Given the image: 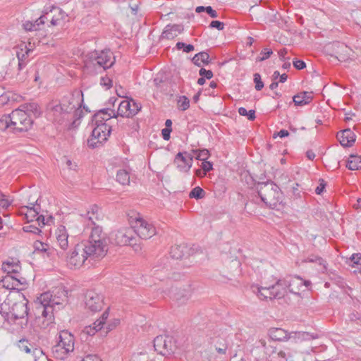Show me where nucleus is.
Segmentation results:
<instances>
[{
    "label": "nucleus",
    "instance_id": "603ef678",
    "mask_svg": "<svg viewBox=\"0 0 361 361\" xmlns=\"http://www.w3.org/2000/svg\"><path fill=\"white\" fill-rule=\"evenodd\" d=\"M219 341L221 342L219 344H215V349L219 354L225 355L228 349V344L224 339H219Z\"/></svg>",
    "mask_w": 361,
    "mask_h": 361
},
{
    "label": "nucleus",
    "instance_id": "473e14b6",
    "mask_svg": "<svg viewBox=\"0 0 361 361\" xmlns=\"http://www.w3.org/2000/svg\"><path fill=\"white\" fill-rule=\"evenodd\" d=\"M71 351H68V350H66L62 346L60 345V343H57L55 345H54L51 348V353L54 355V357L56 359L59 360H63L66 357L68 354L71 353Z\"/></svg>",
    "mask_w": 361,
    "mask_h": 361
},
{
    "label": "nucleus",
    "instance_id": "6e6552de",
    "mask_svg": "<svg viewBox=\"0 0 361 361\" xmlns=\"http://www.w3.org/2000/svg\"><path fill=\"white\" fill-rule=\"evenodd\" d=\"M22 300L14 302L10 307L8 312H4L3 316L8 322H15L17 319H25V324H27L29 315V308L27 307L28 300L24 295L20 296Z\"/></svg>",
    "mask_w": 361,
    "mask_h": 361
},
{
    "label": "nucleus",
    "instance_id": "680f3d73",
    "mask_svg": "<svg viewBox=\"0 0 361 361\" xmlns=\"http://www.w3.org/2000/svg\"><path fill=\"white\" fill-rule=\"evenodd\" d=\"M308 261L311 262H317L320 265L323 266V268L325 271H326V262L321 257L317 256H311L308 257Z\"/></svg>",
    "mask_w": 361,
    "mask_h": 361
},
{
    "label": "nucleus",
    "instance_id": "e433bc0d",
    "mask_svg": "<svg viewBox=\"0 0 361 361\" xmlns=\"http://www.w3.org/2000/svg\"><path fill=\"white\" fill-rule=\"evenodd\" d=\"M293 338L294 339H298L300 341H310L315 338H317V335H314L312 334H310L305 331H292Z\"/></svg>",
    "mask_w": 361,
    "mask_h": 361
},
{
    "label": "nucleus",
    "instance_id": "e2e57ef3",
    "mask_svg": "<svg viewBox=\"0 0 361 361\" xmlns=\"http://www.w3.org/2000/svg\"><path fill=\"white\" fill-rule=\"evenodd\" d=\"M119 235H121V243H122L123 244H129V245L132 244V242L134 240L133 237L129 236L128 234L123 233H119Z\"/></svg>",
    "mask_w": 361,
    "mask_h": 361
},
{
    "label": "nucleus",
    "instance_id": "6ab92c4d",
    "mask_svg": "<svg viewBox=\"0 0 361 361\" xmlns=\"http://www.w3.org/2000/svg\"><path fill=\"white\" fill-rule=\"evenodd\" d=\"M59 341L57 343H60V345L62 346L66 350H68V351H73L74 337L70 332H68V331H61L59 334Z\"/></svg>",
    "mask_w": 361,
    "mask_h": 361
},
{
    "label": "nucleus",
    "instance_id": "5701e85b",
    "mask_svg": "<svg viewBox=\"0 0 361 361\" xmlns=\"http://www.w3.org/2000/svg\"><path fill=\"white\" fill-rule=\"evenodd\" d=\"M28 77V69L25 66L24 63L16 61L14 68V80L18 82H25Z\"/></svg>",
    "mask_w": 361,
    "mask_h": 361
},
{
    "label": "nucleus",
    "instance_id": "7c9ffc66",
    "mask_svg": "<svg viewBox=\"0 0 361 361\" xmlns=\"http://www.w3.org/2000/svg\"><path fill=\"white\" fill-rule=\"evenodd\" d=\"M192 61L195 66L199 67L201 66V63L208 65L210 63L209 55L206 51L199 52L193 56Z\"/></svg>",
    "mask_w": 361,
    "mask_h": 361
},
{
    "label": "nucleus",
    "instance_id": "3c124183",
    "mask_svg": "<svg viewBox=\"0 0 361 361\" xmlns=\"http://www.w3.org/2000/svg\"><path fill=\"white\" fill-rule=\"evenodd\" d=\"M253 181L255 183L256 189L257 190H259V188L261 187V185H264V184H266L267 182H269V179H267L265 173H262L259 176H256V178H252Z\"/></svg>",
    "mask_w": 361,
    "mask_h": 361
},
{
    "label": "nucleus",
    "instance_id": "a19ab883",
    "mask_svg": "<svg viewBox=\"0 0 361 361\" xmlns=\"http://www.w3.org/2000/svg\"><path fill=\"white\" fill-rule=\"evenodd\" d=\"M80 106H76L72 111L73 112V117L75 119L71 123V128H76L80 125V120L83 116V112L80 109Z\"/></svg>",
    "mask_w": 361,
    "mask_h": 361
},
{
    "label": "nucleus",
    "instance_id": "423d86ee",
    "mask_svg": "<svg viewBox=\"0 0 361 361\" xmlns=\"http://www.w3.org/2000/svg\"><path fill=\"white\" fill-rule=\"evenodd\" d=\"M111 55L110 51H102L100 52L95 51L90 53L87 59L85 61V68L87 70L94 69V71H97V68L103 70L109 68L115 61L114 58V61H111Z\"/></svg>",
    "mask_w": 361,
    "mask_h": 361
},
{
    "label": "nucleus",
    "instance_id": "338daca9",
    "mask_svg": "<svg viewBox=\"0 0 361 361\" xmlns=\"http://www.w3.org/2000/svg\"><path fill=\"white\" fill-rule=\"evenodd\" d=\"M319 181V185L315 189V193L317 195H321L324 192L326 185V183L324 179L320 178Z\"/></svg>",
    "mask_w": 361,
    "mask_h": 361
},
{
    "label": "nucleus",
    "instance_id": "bb28decb",
    "mask_svg": "<svg viewBox=\"0 0 361 361\" xmlns=\"http://www.w3.org/2000/svg\"><path fill=\"white\" fill-rule=\"evenodd\" d=\"M311 94L312 92L304 91L297 94L296 95H294L293 97V101L295 105L302 106L309 104L313 98Z\"/></svg>",
    "mask_w": 361,
    "mask_h": 361
},
{
    "label": "nucleus",
    "instance_id": "c756f323",
    "mask_svg": "<svg viewBox=\"0 0 361 361\" xmlns=\"http://www.w3.org/2000/svg\"><path fill=\"white\" fill-rule=\"evenodd\" d=\"M346 167L351 171L361 169V157L350 154L347 160Z\"/></svg>",
    "mask_w": 361,
    "mask_h": 361
},
{
    "label": "nucleus",
    "instance_id": "37998d69",
    "mask_svg": "<svg viewBox=\"0 0 361 361\" xmlns=\"http://www.w3.org/2000/svg\"><path fill=\"white\" fill-rule=\"evenodd\" d=\"M204 196L205 191L200 186L194 188L189 193L190 198H194L195 200L202 199Z\"/></svg>",
    "mask_w": 361,
    "mask_h": 361
},
{
    "label": "nucleus",
    "instance_id": "f3484780",
    "mask_svg": "<svg viewBox=\"0 0 361 361\" xmlns=\"http://www.w3.org/2000/svg\"><path fill=\"white\" fill-rule=\"evenodd\" d=\"M191 249L185 244L175 245L171 247L170 255L173 259H181L190 255Z\"/></svg>",
    "mask_w": 361,
    "mask_h": 361
},
{
    "label": "nucleus",
    "instance_id": "2eb2a0df",
    "mask_svg": "<svg viewBox=\"0 0 361 361\" xmlns=\"http://www.w3.org/2000/svg\"><path fill=\"white\" fill-rule=\"evenodd\" d=\"M178 167L183 171H188L192 165V157L186 152H178L175 157Z\"/></svg>",
    "mask_w": 361,
    "mask_h": 361
},
{
    "label": "nucleus",
    "instance_id": "f8f14e48",
    "mask_svg": "<svg viewBox=\"0 0 361 361\" xmlns=\"http://www.w3.org/2000/svg\"><path fill=\"white\" fill-rule=\"evenodd\" d=\"M0 285L8 290H18V291L22 288H19V286L27 285L25 278L19 276V275H9L7 274L1 280H0Z\"/></svg>",
    "mask_w": 361,
    "mask_h": 361
},
{
    "label": "nucleus",
    "instance_id": "412c9836",
    "mask_svg": "<svg viewBox=\"0 0 361 361\" xmlns=\"http://www.w3.org/2000/svg\"><path fill=\"white\" fill-rule=\"evenodd\" d=\"M57 243L61 249V252H65L68 247V234L64 226H60L56 231Z\"/></svg>",
    "mask_w": 361,
    "mask_h": 361
},
{
    "label": "nucleus",
    "instance_id": "774afa93",
    "mask_svg": "<svg viewBox=\"0 0 361 361\" xmlns=\"http://www.w3.org/2000/svg\"><path fill=\"white\" fill-rule=\"evenodd\" d=\"M201 167L203 171L207 173L213 169V164L212 162L205 160L202 161Z\"/></svg>",
    "mask_w": 361,
    "mask_h": 361
},
{
    "label": "nucleus",
    "instance_id": "dca6fc26",
    "mask_svg": "<svg viewBox=\"0 0 361 361\" xmlns=\"http://www.w3.org/2000/svg\"><path fill=\"white\" fill-rule=\"evenodd\" d=\"M128 100H123L119 103L116 117L120 116L122 117L129 118L133 116L138 113V109H131V103Z\"/></svg>",
    "mask_w": 361,
    "mask_h": 361
},
{
    "label": "nucleus",
    "instance_id": "8fccbe9b",
    "mask_svg": "<svg viewBox=\"0 0 361 361\" xmlns=\"http://www.w3.org/2000/svg\"><path fill=\"white\" fill-rule=\"evenodd\" d=\"M176 48L178 50L183 49L185 53H190L195 49V47L190 44H185L184 42H178L176 44Z\"/></svg>",
    "mask_w": 361,
    "mask_h": 361
},
{
    "label": "nucleus",
    "instance_id": "6e6d98bb",
    "mask_svg": "<svg viewBox=\"0 0 361 361\" xmlns=\"http://www.w3.org/2000/svg\"><path fill=\"white\" fill-rule=\"evenodd\" d=\"M23 230L24 232L31 233L37 235H40L42 233V231L36 225L34 224L23 226Z\"/></svg>",
    "mask_w": 361,
    "mask_h": 361
},
{
    "label": "nucleus",
    "instance_id": "4c0bfd02",
    "mask_svg": "<svg viewBox=\"0 0 361 361\" xmlns=\"http://www.w3.org/2000/svg\"><path fill=\"white\" fill-rule=\"evenodd\" d=\"M116 180L121 185H128L130 183L129 173L124 170L120 169L116 173Z\"/></svg>",
    "mask_w": 361,
    "mask_h": 361
},
{
    "label": "nucleus",
    "instance_id": "1a4fd4ad",
    "mask_svg": "<svg viewBox=\"0 0 361 361\" xmlns=\"http://www.w3.org/2000/svg\"><path fill=\"white\" fill-rule=\"evenodd\" d=\"M154 350L163 356L173 354L177 349L176 340L169 335H159L154 339Z\"/></svg>",
    "mask_w": 361,
    "mask_h": 361
},
{
    "label": "nucleus",
    "instance_id": "13d9d810",
    "mask_svg": "<svg viewBox=\"0 0 361 361\" xmlns=\"http://www.w3.org/2000/svg\"><path fill=\"white\" fill-rule=\"evenodd\" d=\"M51 295L49 293H42L40 297L39 298V300L40 301L39 305H46V306H52L50 302Z\"/></svg>",
    "mask_w": 361,
    "mask_h": 361
},
{
    "label": "nucleus",
    "instance_id": "72a5a7b5",
    "mask_svg": "<svg viewBox=\"0 0 361 361\" xmlns=\"http://www.w3.org/2000/svg\"><path fill=\"white\" fill-rule=\"evenodd\" d=\"M31 207H26L27 208V212L25 214V219L27 222H31L33 221V218L36 217L39 214L38 209L35 207L36 205L39 206L38 200H37L35 202L30 203Z\"/></svg>",
    "mask_w": 361,
    "mask_h": 361
},
{
    "label": "nucleus",
    "instance_id": "a211bd4d",
    "mask_svg": "<svg viewBox=\"0 0 361 361\" xmlns=\"http://www.w3.org/2000/svg\"><path fill=\"white\" fill-rule=\"evenodd\" d=\"M268 335L272 341H283L293 338V333H288L281 328H271L269 329Z\"/></svg>",
    "mask_w": 361,
    "mask_h": 361
},
{
    "label": "nucleus",
    "instance_id": "39448f33",
    "mask_svg": "<svg viewBox=\"0 0 361 361\" xmlns=\"http://www.w3.org/2000/svg\"><path fill=\"white\" fill-rule=\"evenodd\" d=\"M83 104V94L82 91L75 90L68 97H64L62 104L50 102L48 109L59 114H71L76 106H82Z\"/></svg>",
    "mask_w": 361,
    "mask_h": 361
},
{
    "label": "nucleus",
    "instance_id": "09e8293b",
    "mask_svg": "<svg viewBox=\"0 0 361 361\" xmlns=\"http://www.w3.org/2000/svg\"><path fill=\"white\" fill-rule=\"evenodd\" d=\"M193 153L196 154V159L200 161L207 160L210 155L209 150L207 149H195L193 150Z\"/></svg>",
    "mask_w": 361,
    "mask_h": 361
},
{
    "label": "nucleus",
    "instance_id": "58836bf2",
    "mask_svg": "<svg viewBox=\"0 0 361 361\" xmlns=\"http://www.w3.org/2000/svg\"><path fill=\"white\" fill-rule=\"evenodd\" d=\"M258 296L263 300L267 298H269L271 300L274 299L271 286H269V288H258Z\"/></svg>",
    "mask_w": 361,
    "mask_h": 361
},
{
    "label": "nucleus",
    "instance_id": "2f4dec72",
    "mask_svg": "<svg viewBox=\"0 0 361 361\" xmlns=\"http://www.w3.org/2000/svg\"><path fill=\"white\" fill-rule=\"evenodd\" d=\"M2 269L9 275H18L21 269L18 263L7 262L3 264Z\"/></svg>",
    "mask_w": 361,
    "mask_h": 361
},
{
    "label": "nucleus",
    "instance_id": "052dcab7",
    "mask_svg": "<svg viewBox=\"0 0 361 361\" xmlns=\"http://www.w3.org/2000/svg\"><path fill=\"white\" fill-rule=\"evenodd\" d=\"M120 324V319H114V321L110 323V324H107L105 326H104V334L106 335L107 334L108 332L111 331V330H113L114 328H116L118 324Z\"/></svg>",
    "mask_w": 361,
    "mask_h": 361
},
{
    "label": "nucleus",
    "instance_id": "b1692460",
    "mask_svg": "<svg viewBox=\"0 0 361 361\" xmlns=\"http://www.w3.org/2000/svg\"><path fill=\"white\" fill-rule=\"evenodd\" d=\"M38 310H41V314L42 318H44V321L42 323V327L46 328L50 324L54 322V315H53V307L52 306H46L39 305L37 307Z\"/></svg>",
    "mask_w": 361,
    "mask_h": 361
},
{
    "label": "nucleus",
    "instance_id": "49530a36",
    "mask_svg": "<svg viewBox=\"0 0 361 361\" xmlns=\"http://www.w3.org/2000/svg\"><path fill=\"white\" fill-rule=\"evenodd\" d=\"M178 107L181 111H185L190 107V100L186 96H180L177 102Z\"/></svg>",
    "mask_w": 361,
    "mask_h": 361
},
{
    "label": "nucleus",
    "instance_id": "4d7b16f0",
    "mask_svg": "<svg viewBox=\"0 0 361 361\" xmlns=\"http://www.w3.org/2000/svg\"><path fill=\"white\" fill-rule=\"evenodd\" d=\"M272 54H273V51L271 49L264 48L260 52V54L262 55V56H258L256 59V61H259V62L263 61L269 59Z\"/></svg>",
    "mask_w": 361,
    "mask_h": 361
},
{
    "label": "nucleus",
    "instance_id": "aec40b11",
    "mask_svg": "<svg viewBox=\"0 0 361 361\" xmlns=\"http://www.w3.org/2000/svg\"><path fill=\"white\" fill-rule=\"evenodd\" d=\"M183 25L180 24L167 25L163 30L161 37L171 39L176 37L178 34L183 32Z\"/></svg>",
    "mask_w": 361,
    "mask_h": 361
},
{
    "label": "nucleus",
    "instance_id": "f704fd0d",
    "mask_svg": "<svg viewBox=\"0 0 361 361\" xmlns=\"http://www.w3.org/2000/svg\"><path fill=\"white\" fill-rule=\"evenodd\" d=\"M97 324L98 323L95 321L92 325L85 326L83 330V333L87 335L93 336L97 332L99 331L100 334L102 336L104 333V326L97 325Z\"/></svg>",
    "mask_w": 361,
    "mask_h": 361
},
{
    "label": "nucleus",
    "instance_id": "20e7f679",
    "mask_svg": "<svg viewBox=\"0 0 361 361\" xmlns=\"http://www.w3.org/2000/svg\"><path fill=\"white\" fill-rule=\"evenodd\" d=\"M86 248L85 245L82 243L77 244L71 254L63 252H57V255L65 259L68 266L71 269H78L84 264L85 262L90 257L92 259H99V258H94L92 254Z\"/></svg>",
    "mask_w": 361,
    "mask_h": 361
},
{
    "label": "nucleus",
    "instance_id": "f257e3e1",
    "mask_svg": "<svg viewBox=\"0 0 361 361\" xmlns=\"http://www.w3.org/2000/svg\"><path fill=\"white\" fill-rule=\"evenodd\" d=\"M112 114H108V117L101 114L95 113L92 118V123L95 127L93 128L90 138L87 140V145L90 147L94 149L98 147L99 145L107 140L111 132V126L106 123V121L116 118L114 111H111Z\"/></svg>",
    "mask_w": 361,
    "mask_h": 361
},
{
    "label": "nucleus",
    "instance_id": "0eeeda50",
    "mask_svg": "<svg viewBox=\"0 0 361 361\" xmlns=\"http://www.w3.org/2000/svg\"><path fill=\"white\" fill-rule=\"evenodd\" d=\"M9 116L11 128L14 133L28 131L33 124V118L19 108L13 110Z\"/></svg>",
    "mask_w": 361,
    "mask_h": 361
},
{
    "label": "nucleus",
    "instance_id": "4be33fe9",
    "mask_svg": "<svg viewBox=\"0 0 361 361\" xmlns=\"http://www.w3.org/2000/svg\"><path fill=\"white\" fill-rule=\"evenodd\" d=\"M16 56L18 59V63H22L27 67V58L30 53L32 51V49L27 48L25 43L23 42L16 47Z\"/></svg>",
    "mask_w": 361,
    "mask_h": 361
},
{
    "label": "nucleus",
    "instance_id": "4468645a",
    "mask_svg": "<svg viewBox=\"0 0 361 361\" xmlns=\"http://www.w3.org/2000/svg\"><path fill=\"white\" fill-rule=\"evenodd\" d=\"M336 137L340 144L344 147H351L356 140L355 134L350 128L339 131L337 133Z\"/></svg>",
    "mask_w": 361,
    "mask_h": 361
},
{
    "label": "nucleus",
    "instance_id": "9d476101",
    "mask_svg": "<svg viewBox=\"0 0 361 361\" xmlns=\"http://www.w3.org/2000/svg\"><path fill=\"white\" fill-rule=\"evenodd\" d=\"M85 303L86 308L91 312H98L102 308L103 297L94 290H88L85 294Z\"/></svg>",
    "mask_w": 361,
    "mask_h": 361
},
{
    "label": "nucleus",
    "instance_id": "bf43d9fd",
    "mask_svg": "<svg viewBox=\"0 0 361 361\" xmlns=\"http://www.w3.org/2000/svg\"><path fill=\"white\" fill-rule=\"evenodd\" d=\"M7 100H8L9 103L19 102L23 99V97L20 95L11 92H7Z\"/></svg>",
    "mask_w": 361,
    "mask_h": 361
},
{
    "label": "nucleus",
    "instance_id": "c03bdc74",
    "mask_svg": "<svg viewBox=\"0 0 361 361\" xmlns=\"http://www.w3.org/2000/svg\"><path fill=\"white\" fill-rule=\"evenodd\" d=\"M340 49L342 50L343 52H338V56H336L338 60L340 61H345L348 60L350 52L351 51V50L343 44L341 45Z\"/></svg>",
    "mask_w": 361,
    "mask_h": 361
},
{
    "label": "nucleus",
    "instance_id": "69168bd1",
    "mask_svg": "<svg viewBox=\"0 0 361 361\" xmlns=\"http://www.w3.org/2000/svg\"><path fill=\"white\" fill-rule=\"evenodd\" d=\"M209 27L210 28H216L218 30H223L224 28V23L219 20H213L210 23Z\"/></svg>",
    "mask_w": 361,
    "mask_h": 361
},
{
    "label": "nucleus",
    "instance_id": "9b49d317",
    "mask_svg": "<svg viewBox=\"0 0 361 361\" xmlns=\"http://www.w3.org/2000/svg\"><path fill=\"white\" fill-rule=\"evenodd\" d=\"M134 228V231L142 239H149L156 233L154 226L140 217L136 219Z\"/></svg>",
    "mask_w": 361,
    "mask_h": 361
},
{
    "label": "nucleus",
    "instance_id": "393cba45",
    "mask_svg": "<svg viewBox=\"0 0 361 361\" xmlns=\"http://www.w3.org/2000/svg\"><path fill=\"white\" fill-rule=\"evenodd\" d=\"M22 111H24L26 114H27L30 117L31 115H33L35 118H38L41 116L42 111L39 105L37 103H26L20 105L18 107Z\"/></svg>",
    "mask_w": 361,
    "mask_h": 361
},
{
    "label": "nucleus",
    "instance_id": "c85d7f7f",
    "mask_svg": "<svg viewBox=\"0 0 361 361\" xmlns=\"http://www.w3.org/2000/svg\"><path fill=\"white\" fill-rule=\"evenodd\" d=\"M282 279H279L275 283V284L271 286L274 299V298L280 299V298H284L286 296V295L287 294L288 290H287L286 286H283L282 284L281 285L278 284V283Z\"/></svg>",
    "mask_w": 361,
    "mask_h": 361
},
{
    "label": "nucleus",
    "instance_id": "de8ad7c7",
    "mask_svg": "<svg viewBox=\"0 0 361 361\" xmlns=\"http://www.w3.org/2000/svg\"><path fill=\"white\" fill-rule=\"evenodd\" d=\"M238 113L240 116H247L249 121H254L256 118L255 116V111L251 109L250 111H247V109L244 107H240L238 109Z\"/></svg>",
    "mask_w": 361,
    "mask_h": 361
},
{
    "label": "nucleus",
    "instance_id": "f03ea898",
    "mask_svg": "<svg viewBox=\"0 0 361 361\" xmlns=\"http://www.w3.org/2000/svg\"><path fill=\"white\" fill-rule=\"evenodd\" d=\"M82 243L85 245L90 252L88 253L92 254L94 258H103L108 251L106 234L99 226L93 228L89 240Z\"/></svg>",
    "mask_w": 361,
    "mask_h": 361
},
{
    "label": "nucleus",
    "instance_id": "a878e982",
    "mask_svg": "<svg viewBox=\"0 0 361 361\" xmlns=\"http://www.w3.org/2000/svg\"><path fill=\"white\" fill-rule=\"evenodd\" d=\"M17 345L18 348L27 354L32 353L35 356L39 352L42 351L34 347V345L27 339L22 338L18 341Z\"/></svg>",
    "mask_w": 361,
    "mask_h": 361
},
{
    "label": "nucleus",
    "instance_id": "c9c22d12",
    "mask_svg": "<svg viewBox=\"0 0 361 361\" xmlns=\"http://www.w3.org/2000/svg\"><path fill=\"white\" fill-rule=\"evenodd\" d=\"M295 353V351L294 350L286 348L284 350L277 349V352L276 354L277 355V357L283 360V361H293V357Z\"/></svg>",
    "mask_w": 361,
    "mask_h": 361
},
{
    "label": "nucleus",
    "instance_id": "cd10ccee",
    "mask_svg": "<svg viewBox=\"0 0 361 361\" xmlns=\"http://www.w3.org/2000/svg\"><path fill=\"white\" fill-rule=\"evenodd\" d=\"M33 246L35 251L44 252L46 253L48 257L53 256L55 254V252H59L56 250L54 249L53 247L51 248L48 244L42 243V241L39 240H36L34 243Z\"/></svg>",
    "mask_w": 361,
    "mask_h": 361
},
{
    "label": "nucleus",
    "instance_id": "79ce46f5",
    "mask_svg": "<svg viewBox=\"0 0 361 361\" xmlns=\"http://www.w3.org/2000/svg\"><path fill=\"white\" fill-rule=\"evenodd\" d=\"M16 65V60L13 59L10 61L8 66H6V71L4 78H8L9 79L14 80V68Z\"/></svg>",
    "mask_w": 361,
    "mask_h": 361
},
{
    "label": "nucleus",
    "instance_id": "ddd939ff",
    "mask_svg": "<svg viewBox=\"0 0 361 361\" xmlns=\"http://www.w3.org/2000/svg\"><path fill=\"white\" fill-rule=\"evenodd\" d=\"M278 284L286 286L287 290L296 295H300V290L304 285L303 279L298 276L284 278Z\"/></svg>",
    "mask_w": 361,
    "mask_h": 361
},
{
    "label": "nucleus",
    "instance_id": "5fc2aeb1",
    "mask_svg": "<svg viewBox=\"0 0 361 361\" xmlns=\"http://www.w3.org/2000/svg\"><path fill=\"white\" fill-rule=\"evenodd\" d=\"M253 81L255 84V89L257 91L261 90L264 87V82L262 80L261 75L258 73H256L253 75Z\"/></svg>",
    "mask_w": 361,
    "mask_h": 361
},
{
    "label": "nucleus",
    "instance_id": "ea45409f",
    "mask_svg": "<svg viewBox=\"0 0 361 361\" xmlns=\"http://www.w3.org/2000/svg\"><path fill=\"white\" fill-rule=\"evenodd\" d=\"M260 346H262L264 348V353L268 355L269 356H271L274 354H276L277 352V348L272 346L271 345H267V342L264 339H260L258 341Z\"/></svg>",
    "mask_w": 361,
    "mask_h": 361
},
{
    "label": "nucleus",
    "instance_id": "a18cd8bd",
    "mask_svg": "<svg viewBox=\"0 0 361 361\" xmlns=\"http://www.w3.org/2000/svg\"><path fill=\"white\" fill-rule=\"evenodd\" d=\"M350 260L353 262V267H356L357 269L354 271V272L358 271L361 274V254L360 253H356L353 254L351 257Z\"/></svg>",
    "mask_w": 361,
    "mask_h": 361
},
{
    "label": "nucleus",
    "instance_id": "7ed1b4c3",
    "mask_svg": "<svg viewBox=\"0 0 361 361\" xmlns=\"http://www.w3.org/2000/svg\"><path fill=\"white\" fill-rule=\"evenodd\" d=\"M257 193L261 200L270 208L274 209L283 202V192L272 180L261 185Z\"/></svg>",
    "mask_w": 361,
    "mask_h": 361
},
{
    "label": "nucleus",
    "instance_id": "0e129e2a",
    "mask_svg": "<svg viewBox=\"0 0 361 361\" xmlns=\"http://www.w3.org/2000/svg\"><path fill=\"white\" fill-rule=\"evenodd\" d=\"M199 74L204 78L205 79H211L212 77H213V73L212 71L210 70H206L205 68H202L200 71H199Z\"/></svg>",
    "mask_w": 361,
    "mask_h": 361
},
{
    "label": "nucleus",
    "instance_id": "864d4df0",
    "mask_svg": "<svg viewBox=\"0 0 361 361\" xmlns=\"http://www.w3.org/2000/svg\"><path fill=\"white\" fill-rule=\"evenodd\" d=\"M9 118L8 115H4L0 118V131H4L7 128H11Z\"/></svg>",
    "mask_w": 361,
    "mask_h": 361
}]
</instances>
